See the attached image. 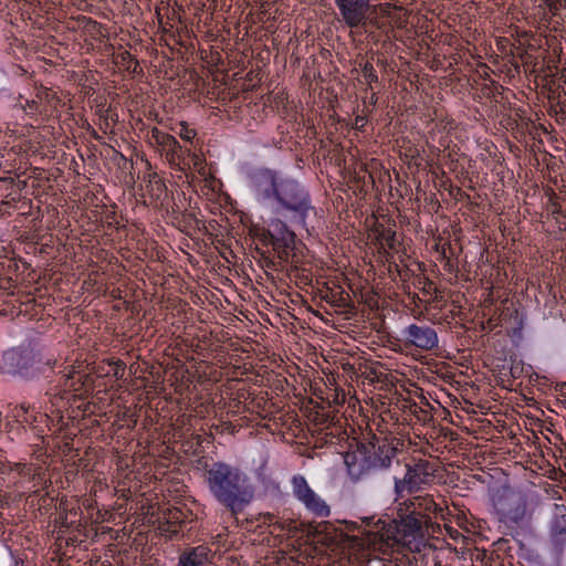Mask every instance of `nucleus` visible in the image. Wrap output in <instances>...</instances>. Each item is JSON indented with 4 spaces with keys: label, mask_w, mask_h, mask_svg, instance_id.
I'll return each mask as SVG.
<instances>
[{
    "label": "nucleus",
    "mask_w": 566,
    "mask_h": 566,
    "mask_svg": "<svg viewBox=\"0 0 566 566\" xmlns=\"http://www.w3.org/2000/svg\"><path fill=\"white\" fill-rule=\"evenodd\" d=\"M205 481L214 500L232 516L242 513L254 497L250 478L239 467L213 462L205 468Z\"/></svg>",
    "instance_id": "f257e3e1"
},
{
    "label": "nucleus",
    "mask_w": 566,
    "mask_h": 566,
    "mask_svg": "<svg viewBox=\"0 0 566 566\" xmlns=\"http://www.w3.org/2000/svg\"><path fill=\"white\" fill-rule=\"evenodd\" d=\"M399 522L392 521L401 539V547L407 548L411 556L406 555L408 564L419 566L426 562L429 554H434V548L426 541L428 530L432 526L431 518L419 517L399 507Z\"/></svg>",
    "instance_id": "f03ea898"
},
{
    "label": "nucleus",
    "mask_w": 566,
    "mask_h": 566,
    "mask_svg": "<svg viewBox=\"0 0 566 566\" xmlns=\"http://www.w3.org/2000/svg\"><path fill=\"white\" fill-rule=\"evenodd\" d=\"M274 200L277 203V212L287 213L293 223L305 226L307 217L315 213L308 191L292 178L280 180Z\"/></svg>",
    "instance_id": "7ed1b4c3"
},
{
    "label": "nucleus",
    "mask_w": 566,
    "mask_h": 566,
    "mask_svg": "<svg viewBox=\"0 0 566 566\" xmlns=\"http://www.w3.org/2000/svg\"><path fill=\"white\" fill-rule=\"evenodd\" d=\"M55 364L56 359L44 358L39 350L28 345L6 350L2 356L1 370L11 376L32 379L43 374L46 368H53Z\"/></svg>",
    "instance_id": "20e7f679"
},
{
    "label": "nucleus",
    "mask_w": 566,
    "mask_h": 566,
    "mask_svg": "<svg viewBox=\"0 0 566 566\" xmlns=\"http://www.w3.org/2000/svg\"><path fill=\"white\" fill-rule=\"evenodd\" d=\"M260 240L265 245H272L277 258L297 269L300 258L295 252L296 234L280 219L272 220L269 229H264Z\"/></svg>",
    "instance_id": "39448f33"
},
{
    "label": "nucleus",
    "mask_w": 566,
    "mask_h": 566,
    "mask_svg": "<svg viewBox=\"0 0 566 566\" xmlns=\"http://www.w3.org/2000/svg\"><path fill=\"white\" fill-rule=\"evenodd\" d=\"M436 472V463L427 459L413 460L412 464H406L405 475L401 479L395 478V500L402 499L406 494L416 493L423 486L430 485Z\"/></svg>",
    "instance_id": "423d86ee"
},
{
    "label": "nucleus",
    "mask_w": 566,
    "mask_h": 566,
    "mask_svg": "<svg viewBox=\"0 0 566 566\" xmlns=\"http://www.w3.org/2000/svg\"><path fill=\"white\" fill-rule=\"evenodd\" d=\"M378 444L374 442H370L373 454L369 457H366V452L360 450L358 448L357 452H355L352 458L355 461L360 460L363 463L360 464V468L356 470V463L349 462V457L346 459V463L349 469V473L352 475H355L356 478H359L360 475L365 473H370L377 470H385L390 468L392 460L397 457V448L392 447L390 443L382 441L381 443L377 441Z\"/></svg>",
    "instance_id": "0eeeda50"
},
{
    "label": "nucleus",
    "mask_w": 566,
    "mask_h": 566,
    "mask_svg": "<svg viewBox=\"0 0 566 566\" xmlns=\"http://www.w3.org/2000/svg\"><path fill=\"white\" fill-rule=\"evenodd\" d=\"M94 377L85 373L81 365H71L62 374L60 384L46 391L45 395L65 399L70 392H78L80 396L94 389Z\"/></svg>",
    "instance_id": "6e6552de"
},
{
    "label": "nucleus",
    "mask_w": 566,
    "mask_h": 566,
    "mask_svg": "<svg viewBox=\"0 0 566 566\" xmlns=\"http://www.w3.org/2000/svg\"><path fill=\"white\" fill-rule=\"evenodd\" d=\"M360 536L364 542L360 548L369 547L374 551L387 554L390 551L401 547V539L394 522H386L381 518L377 520L375 530L364 531Z\"/></svg>",
    "instance_id": "1a4fd4ad"
},
{
    "label": "nucleus",
    "mask_w": 566,
    "mask_h": 566,
    "mask_svg": "<svg viewBox=\"0 0 566 566\" xmlns=\"http://www.w3.org/2000/svg\"><path fill=\"white\" fill-rule=\"evenodd\" d=\"M495 509L504 524L521 526L528 521L527 503L521 493L504 491L497 496Z\"/></svg>",
    "instance_id": "9d476101"
},
{
    "label": "nucleus",
    "mask_w": 566,
    "mask_h": 566,
    "mask_svg": "<svg viewBox=\"0 0 566 566\" xmlns=\"http://www.w3.org/2000/svg\"><path fill=\"white\" fill-rule=\"evenodd\" d=\"M311 528L316 541L327 546L360 549L364 543L361 536L348 534L346 530L337 527L331 522H321Z\"/></svg>",
    "instance_id": "9b49d317"
},
{
    "label": "nucleus",
    "mask_w": 566,
    "mask_h": 566,
    "mask_svg": "<svg viewBox=\"0 0 566 566\" xmlns=\"http://www.w3.org/2000/svg\"><path fill=\"white\" fill-rule=\"evenodd\" d=\"M291 486L293 496L302 503L308 512L318 517H327L331 515L329 505L311 488L304 475H293Z\"/></svg>",
    "instance_id": "f8f14e48"
},
{
    "label": "nucleus",
    "mask_w": 566,
    "mask_h": 566,
    "mask_svg": "<svg viewBox=\"0 0 566 566\" xmlns=\"http://www.w3.org/2000/svg\"><path fill=\"white\" fill-rule=\"evenodd\" d=\"M338 19L349 29L367 27L373 6L370 0H334Z\"/></svg>",
    "instance_id": "ddd939ff"
},
{
    "label": "nucleus",
    "mask_w": 566,
    "mask_h": 566,
    "mask_svg": "<svg viewBox=\"0 0 566 566\" xmlns=\"http://www.w3.org/2000/svg\"><path fill=\"white\" fill-rule=\"evenodd\" d=\"M401 342L406 348L433 352L439 348L437 331L427 324L412 323L401 331Z\"/></svg>",
    "instance_id": "4468645a"
},
{
    "label": "nucleus",
    "mask_w": 566,
    "mask_h": 566,
    "mask_svg": "<svg viewBox=\"0 0 566 566\" xmlns=\"http://www.w3.org/2000/svg\"><path fill=\"white\" fill-rule=\"evenodd\" d=\"M60 104V98L56 93L51 88L41 87L38 90L34 98L24 99L22 102V97L19 98V105L28 115H38V114H49L52 111L57 108Z\"/></svg>",
    "instance_id": "2eb2a0df"
},
{
    "label": "nucleus",
    "mask_w": 566,
    "mask_h": 566,
    "mask_svg": "<svg viewBox=\"0 0 566 566\" xmlns=\"http://www.w3.org/2000/svg\"><path fill=\"white\" fill-rule=\"evenodd\" d=\"M250 180L255 191L263 196V198L274 199L281 179L276 171L269 168H260L251 174Z\"/></svg>",
    "instance_id": "dca6fc26"
},
{
    "label": "nucleus",
    "mask_w": 566,
    "mask_h": 566,
    "mask_svg": "<svg viewBox=\"0 0 566 566\" xmlns=\"http://www.w3.org/2000/svg\"><path fill=\"white\" fill-rule=\"evenodd\" d=\"M549 538L555 551L562 553L566 545V506L563 504L554 505Z\"/></svg>",
    "instance_id": "f3484780"
},
{
    "label": "nucleus",
    "mask_w": 566,
    "mask_h": 566,
    "mask_svg": "<svg viewBox=\"0 0 566 566\" xmlns=\"http://www.w3.org/2000/svg\"><path fill=\"white\" fill-rule=\"evenodd\" d=\"M212 555L211 551L199 545L196 547H189L184 549L179 556L175 566H211Z\"/></svg>",
    "instance_id": "a211bd4d"
},
{
    "label": "nucleus",
    "mask_w": 566,
    "mask_h": 566,
    "mask_svg": "<svg viewBox=\"0 0 566 566\" xmlns=\"http://www.w3.org/2000/svg\"><path fill=\"white\" fill-rule=\"evenodd\" d=\"M405 506L403 511L418 515L419 517L431 518L430 514L438 511V505L431 495H418L413 496L400 504V507Z\"/></svg>",
    "instance_id": "6ab92c4d"
},
{
    "label": "nucleus",
    "mask_w": 566,
    "mask_h": 566,
    "mask_svg": "<svg viewBox=\"0 0 566 566\" xmlns=\"http://www.w3.org/2000/svg\"><path fill=\"white\" fill-rule=\"evenodd\" d=\"M548 99L551 102V114H553L558 124H566V93L558 83L553 80L549 88Z\"/></svg>",
    "instance_id": "aec40b11"
},
{
    "label": "nucleus",
    "mask_w": 566,
    "mask_h": 566,
    "mask_svg": "<svg viewBox=\"0 0 566 566\" xmlns=\"http://www.w3.org/2000/svg\"><path fill=\"white\" fill-rule=\"evenodd\" d=\"M322 298L332 306L339 308L342 313H352L355 310V305L349 293L340 287L337 290L326 291Z\"/></svg>",
    "instance_id": "412c9836"
},
{
    "label": "nucleus",
    "mask_w": 566,
    "mask_h": 566,
    "mask_svg": "<svg viewBox=\"0 0 566 566\" xmlns=\"http://www.w3.org/2000/svg\"><path fill=\"white\" fill-rule=\"evenodd\" d=\"M169 516H164L158 520V531L161 535H166L168 537H172L177 535L181 531V515L182 513L178 510L169 511Z\"/></svg>",
    "instance_id": "4be33fe9"
},
{
    "label": "nucleus",
    "mask_w": 566,
    "mask_h": 566,
    "mask_svg": "<svg viewBox=\"0 0 566 566\" xmlns=\"http://www.w3.org/2000/svg\"><path fill=\"white\" fill-rule=\"evenodd\" d=\"M175 223L185 232L195 230L198 228L199 220L191 211L184 210V212H177L175 216Z\"/></svg>",
    "instance_id": "5701e85b"
},
{
    "label": "nucleus",
    "mask_w": 566,
    "mask_h": 566,
    "mask_svg": "<svg viewBox=\"0 0 566 566\" xmlns=\"http://www.w3.org/2000/svg\"><path fill=\"white\" fill-rule=\"evenodd\" d=\"M147 192L155 199L159 200L166 192V185L156 172L149 174Z\"/></svg>",
    "instance_id": "b1692460"
},
{
    "label": "nucleus",
    "mask_w": 566,
    "mask_h": 566,
    "mask_svg": "<svg viewBox=\"0 0 566 566\" xmlns=\"http://www.w3.org/2000/svg\"><path fill=\"white\" fill-rule=\"evenodd\" d=\"M118 63L125 66L128 71L136 72L139 66L138 60L128 51H123L117 56Z\"/></svg>",
    "instance_id": "393cba45"
},
{
    "label": "nucleus",
    "mask_w": 566,
    "mask_h": 566,
    "mask_svg": "<svg viewBox=\"0 0 566 566\" xmlns=\"http://www.w3.org/2000/svg\"><path fill=\"white\" fill-rule=\"evenodd\" d=\"M378 240L385 241L386 245L394 251H397V238L396 232L391 229L385 230L382 229L381 232L378 234Z\"/></svg>",
    "instance_id": "a878e982"
},
{
    "label": "nucleus",
    "mask_w": 566,
    "mask_h": 566,
    "mask_svg": "<svg viewBox=\"0 0 566 566\" xmlns=\"http://www.w3.org/2000/svg\"><path fill=\"white\" fill-rule=\"evenodd\" d=\"M169 136H170V134H167L165 132H161L157 127H154L150 130L149 140L151 144H156V145L163 147L165 145V143L167 142V139L169 138Z\"/></svg>",
    "instance_id": "bb28decb"
},
{
    "label": "nucleus",
    "mask_w": 566,
    "mask_h": 566,
    "mask_svg": "<svg viewBox=\"0 0 566 566\" xmlns=\"http://www.w3.org/2000/svg\"><path fill=\"white\" fill-rule=\"evenodd\" d=\"M361 72L368 84L378 82V75L371 63L366 62L361 67Z\"/></svg>",
    "instance_id": "cd10ccee"
},
{
    "label": "nucleus",
    "mask_w": 566,
    "mask_h": 566,
    "mask_svg": "<svg viewBox=\"0 0 566 566\" xmlns=\"http://www.w3.org/2000/svg\"><path fill=\"white\" fill-rule=\"evenodd\" d=\"M342 524L344 525L342 528L346 530L347 533L352 535H361L364 531H368L366 527L363 528L361 524H358L357 522L343 521Z\"/></svg>",
    "instance_id": "c85d7f7f"
},
{
    "label": "nucleus",
    "mask_w": 566,
    "mask_h": 566,
    "mask_svg": "<svg viewBox=\"0 0 566 566\" xmlns=\"http://www.w3.org/2000/svg\"><path fill=\"white\" fill-rule=\"evenodd\" d=\"M552 76L558 83V86H562L566 93V66L556 67Z\"/></svg>",
    "instance_id": "c756f323"
},
{
    "label": "nucleus",
    "mask_w": 566,
    "mask_h": 566,
    "mask_svg": "<svg viewBox=\"0 0 566 566\" xmlns=\"http://www.w3.org/2000/svg\"><path fill=\"white\" fill-rule=\"evenodd\" d=\"M163 149L166 150L168 154L176 155L177 151L180 149V145L178 140L170 135L165 145L163 146Z\"/></svg>",
    "instance_id": "7c9ffc66"
},
{
    "label": "nucleus",
    "mask_w": 566,
    "mask_h": 566,
    "mask_svg": "<svg viewBox=\"0 0 566 566\" xmlns=\"http://www.w3.org/2000/svg\"><path fill=\"white\" fill-rule=\"evenodd\" d=\"M419 284H422L420 287L423 293L426 294H437L438 289L434 286V283L430 281L429 279H419Z\"/></svg>",
    "instance_id": "2f4dec72"
},
{
    "label": "nucleus",
    "mask_w": 566,
    "mask_h": 566,
    "mask_svg": "<svg viewBox=\"0 0 566 566\" xmlns=\"http://www.w3.org/2000/svg\"><path fill=\"white\" fill-rule=\"evenodd\" d=\"M179 135L182 139L191 142L196 137L197 133L195 129L189 128L186 124L182 123Z\"/></svg>",
    "instance_id": "473e14b6"
},
{
    "label": "nucleus",
    "mask_w": 566,
    "mask_h": 566,
    "mask_svg": "<svg viewBox=\"0 0 566 566\" xmlns=\"http://www.w3.org/2000/svg\"><path fill=\"white\" fill-rule=\"evenodd\" d=\"M544 2L553 15H556L562 7L560 0H545Z\"/></svg>",
    "instance_id": "72a5a7b5"
},
{
    "label": "nucleus",
    "mask_w": 566,
    "mask_h": 566,
    "mask_svg": "<svg viewBox=\"0 0 566 566\" xmlns=\"http://www.w3.org/2000/svg\"><path fill=\"white\" fill-rule=\"evenodd\" d=\"M264 523H269L270 525H277V528L284 530L285 525L283 522H279L276 516L271 513L264 514Z\"/></svg>",
    "instance_id": "f704fd0d"
},
{
    "label": "nucleus",
    "mask_w": 566,
    "mask_h": 566,
    "mask_svg": "<svg viewBox=\"0 0 566 566\" xmlns=\"http://www.w3.org/2000/svg\"><path fill=\"white\" fill-rule=\"evenodd\" d=\"M114 365V376L116 378H122L125 374L126 365L122 360H117L115 363H112Z\"/></svg>",
    "instance_id": "c9c22d12"
},
{
    "label": "nucleus",
    "mask_w": 566,
    "mask_h": 566,
    "mask_svg": "<svg viewBox=\"0 0 566 566\" xmlns=\"http://www.w3.org/2000/svg\"><path fill=\"white\" fill-rule=\"evenodd\" d=\"M392 9H397V7L391 4V3H382V4H380V10H381L384 15L390 17Z\"/></svg>",
    "instance_id": "e433bc0d"
},
{
    "label": "nucleus",
    "mask_w": 566,
    "mask_h": 566,
    "mask_svg": "<svg viewBox=\"0 0 566 566\" xmlns=\"http://www.w3.org/2000/svg\"><path fill=\"white\" fill-rule=\"evenodd\" d=\"M0 168H2L6 172H11L13 169V165L8 164V159H4V155L0 156Z\"/></svg>",
    "instance_id": "4c0bfd02"
},
{
    "label": "nucleus",
    "mask_w": 566,
    "mask_h": 566,
    "mask_svg": "<svg viewBox=\"0 0 566 566\" xmlns=\"http://www.w3.org/2000/svg\"><path fill=\"white\" fill-rule=\"evenodd\" d=\"M376 523H377V521L375 522V516L361 518V525L363 524H365L366 526H371L373 525L375 527Z\"/></svg>",
    "instance_id": "58836bf2"
},
{
    "label": "nucleus",
    "mask_w": 566,
    "mask_h": 566,
    "mask_svg": "<svg viewBox=\"0 0 566 566\" xmlns=\"http://www.w3.org/2000/svg\"><path fill=\"white\" fill-rule=\"evenodd\" d=\"M430 557L434 562V566H443L441 560L439 559V555L436 549H434V554H429V556L426 559H428Z\"/></svg>",
    "instance_id": "ea45409f"
},
{
    "label": "nucleus",
    "mask_w": 566,
    "mask_h": 566,
    "mask_svg": "<svg viewBox=\"0 0 566 566\" xmlns=\"http://www.w3.org/2000/svg\"><path fill=\"white\" fill-rule=\"evenodd\" d=\"M0 182L7 184V186H8L7 189H9V187H12L14 185V180L11 177H0Z\"/></svg>",
    "instance_id": "a19ab883"
},
{
    "label": "nucleus",
    "mask_w": 566,
    "mask_h": 566,
    "mask_svg": "<svg viewBox=\"0 0 566 566\" xmlns=\"http://www.w3.org/2000/svg\"><path fill=\"white\" fill-rule=\"evenodd\" d=\"M177 212H182L176 205H174L171 207V217H172V220L175 221V216Z\"/></svg>",
    "instance_id": "79ce46f5"
},
{
    "label": "nucleus",
    "mask_w": 566,
    "mask_h": 566,
    "mask_svg": "<svg viewBox=\"0 0 566 566\" xmlns=\"http://www.w3.org/2000/svg\"><path fill=\"white\" fill-rule=\"evenodd\" d=\"M20 410L23 411V413H28L29 407H27L24 403L20 406Z\"/></svg>",
    "instance_id": "37998d69"
},
{
    "label": "nucleus",
    "mask_w": 566,
    "mask_h": 566,
    "mask_svg": "<svg viewBox=\"0 0 566 566\" xmlns=\"http://www.w3.org/2000/svg\"><path fill=\"white\" fill-rule=\"evenodd\" d=\"M376 101H377V98H376L375 94H373V95H371V97H370V103H371V104H375V103H376Z\"/></svg>",
    "instance_id": "c03bdc74"
},
{
    "label": "nucleus",
    "mask_w": 566,
    "mask_h": 566,
    "mask_svg": "<svg viewBox=\"0 0 566 566\" xmlns=\"http://www.w3.org/2000/svg\"><path fill=\"white\" fill-rule=\"evenodd\" d=\"M30 4H34L35 2L40 3V0H27Z\"/></svg>",
    "instance_id": "a18cd8bd"
},
{
    "label": "nucleus",
    "mask_w": 566,
    "mask_h": 566,
    "mask_svg": "<svg viewBox=\"0 0 566 566\" xmlns=\"http://www.w3.org/2000/svg\"><path fill=\"white\" fill-rule=\"evenodd\" d=\"M416 300H419V301H420L419 296H418L417 294H413V295H412V301H413V302H416Z\"/></svg>",
    "instance_id": "49530a36"
},
{
    "label": "nucleus",
    "mask_w": 566,
    "mask_h": 566,
    "mask_svg": "<svg viewBox=\"0 0 566 566\" xmlns=\"http://www.w3.org/2000/svg\"><path fill=\"white\" fill-rule=\"evenodd\" d=\"M511 373L512 375L514 376L515 374H517V370H514L513 368L511 369Z\"/></svg>",
    "instance_id": "de8ad7c7"
},
{
    "label": "nucleus",
    "mask_w": 566,
    "mask_h": 566,
    "mask_svg": "<svg viewBox=\"0 0 566 566\" xmlns=\"http://www.w3.org/2000/svg\"><path fill=\"white\" fill-rule=\"evenodd\" d=\"M511 373L512 375L514 376L515 374H517V370H514L513 368L511 369Z\"/></svg>",
    "instance_id": "09e8293b"
},
{
    "label": "nucleus",
    "mask_w": 566,
    "mask_h": 566,
    "mask_svg": "<svg viewBox=\"0 0 566 566\" xmlns=\"http://www.w3.org/2000/svg\"><path fill=\"white\" fill-rule=\"evenodd\" d=\"M23 421L30 422V420L27 417L23 418Z\"/></svg>",
    "instance_id": "8fccbe9b"
}]
</instances>
